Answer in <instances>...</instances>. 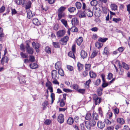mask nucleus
Returning a JSON list of instances; mask_svg holds the SVG:
<instances>
[{
    "label": "nucleus",
    "instance_id": "1",
    "mask_svg": "<svg viewBox=\"0 0 130 130\" xmlns=\"http://www.w3.org/2000/svg\"><path fill=\"white\" fill-rule=\"evenodd\" d=\"M30 42L29 40H27L26 41V51L29 54L32 55L34 53V50L32 47H31L28 44Z\"/></svg>",
    "mask_w": 130,
    "mask_h": 130
},
{
    "label": "nucleus",
    "instance_id": "2",
    "mask_svg": "<svg viewBox=\"0 0 130 130\" xmlns=\"http://www.w3.org/2000/svg\"><path fill=\"white\" fill-rule=\"evenodd\" d=\"M93 98L94 102L95 105L99 104L101 102V99L98 97L96 94L93 95Z\"/></svg>",
    "mask_w": 130,
    "mask_h": 130
},
{
    "label": "nucleus",
    "instance_id": "3",
    "mask_svg": "<svg viewBox=\"0 0 130 130\" xmlns=\"http://www.w3.org/2000/svg\"><path fill=\"white\" fill-rule=\"evenodd\" d=\"M85 12L86 15L88 17H91L93 16V12L89 7H87L85 9Z\"/></svg>",
    "mask_w": 130,
    "mask_h": 130
},
{
    "label": "nucleus",
    "instance_id": "4",
    "mask_svg": "<svg viewBox=\"0 0 130 130\" xmlns=\"http://www.w3.org/2000/svg\"><path fill=\"white\" fill-rule=\"evenodd\" d=\"M51 74L53 79L55 80H57L58 78V77L57 75V71L55 70H53Z\"/></svg>",
    "mask_w": 130,
    "mask_h": 130
},
{
    "label": "nucleus",
    "instance_id": "5",
    "mask_svg": "<svg viewBox=\"0 0 130 130\" xmlns=\"http://www.w3.org/2000/svg\"><path fill=\"white\" fill-rule=\"evenodd\" d=\"M64 116L62 114H60L58 116V121L60 124L63 123L64 121Z\"/></svg>",
    "mask_w": 130,
    "mask_h": 130
},
{
    "label": "nucleus",
    "instance_id": "6",
    "mask_svg": "<svg viewBox=\"0 0 130 130\" xmlns=\"http://www.w3.org/2000/svg\"><path fill=\"white\" fill-rule=\"evenodd\" d=\"M65 33V31L63 30H59L57 32V36L59 37H60L63 36Z\"/></svg>",
    "mask_w": 130,
    "mask_h": 130
},
{
    "label": "nucleus",
    "instance_id": "7",
    "mask_svg": "<svg viewBox=\"0 0 130 130\" xmlns=\"http://www.w3.org/2000/svg\"><path fill=\"white\" fill-rule=\"evenodd\" d=\"M97 125L98 128H103L105 126L104 123L101 121H98L97 123Z\"/></svg>",
    "mask_w": 130,
    "mask_h": 130
},
{
    "label": "nucleus",
    "instance_id": "8",
    "mask_svg": "<svg viewBox=\"0 0 130 130\" xmlns=\"http://www.w3.org/2000/svg\"><path fill=\"white\" fill-rule=\"evenodd\" d=\"M69 39V37L67 36H66L64 37L63 38H61V40L60 41L61 42V43L62 44H64L63 43H65V44H66L67 41H68Z\"/></svg>",
    "mask_w": 130,
    "mask_h": 130
},
{
    "label": "nucleus",
    "instance_id": "9",
    "mask_svg": "<svg viewBox=\"0 0 130 130\" xmlns=\"http://www.w3.org/2000/svg\"><path fill=\"white\" fill-rule=\"evenodd\" d=\"M80 55L84 59L87 58V54L86 52L84 50H82L81 52Z\"/></svg>",
    "mask_w": 130,
    "mask_h": 130
},
{
    "label": "nucleus",
    "instance_id": "10",
    "mask_svg": "<svg viewBox=\"0 0 130 130\" xmlns=\"http://www.w3.org/2000/svg\"><path fill=\"white\" fill-rule=\"evenodd\" d=\"M72 24L73 26L77 25L78 23V20L76 18H72L71 20Z\"/></svg>",
    "mask_w": 130,
    "mask_h": 130
},
{
    "label": "nucleus",
    "instance_id": "11",
    "mask_svg": "<svg viewBox=\"0 0 130 130\" xmlns=\"http://www.w3.org/2000/svg\"><path fill=\"white\" fill-rule=\"evenodd\" d=\"M32 44V47L35 49L39 48L40 47V45L39 43H36L35 42H33Z\"/></svg>",
    "mask_w": 130,
    "mask_h": 130
},
{
    "label": "nucleus",
    "instance_id": "12",
    "mask_svg": "<svg viewBox=\"0 0 130 130\" xmlns=\"http://www.w3.org/2000/svg\"><path fill=\"white\" fill-rule=\"evenodd\" d=\"M27 17L29 19H30L34 16L32 14L31 11L30 10H28L27 11Z\"/></svg>",
    "mask_w": 130,
    "mask_h": 130
},
{
    "label": "nucleus",
    "instance_id": "13",
    "mask_svg": "<svg viewBox=\"0 0 130 130\" xmlns=\"http://www.w3.org/2000/svg\"><path fill=\"white\" fill-rule=\"evenodd\" d=\"M74 122V119L72 117H69L67 121V123L70 125H72Z\"/></svg>",
    "mask_w": 130,
    "mask_h": 130
},
{
    "label": "nucleus",
    "instance_id": "14",
    "mask_svg": "<svg viewBox=\"0 0 130 130\" xmlns=\"http://www.w3.org/2000/svg\"><path fill=\"white\" fill-rule=\"evenodd\" d=\"M77 67L78 71L80 72L83 69L84 65L80 63L79 62H78L77 64Z\"/></svg>",
    "mask_w": 130,
    "mask_h": 130
},
{
    "label": "nucleus",
    "instance_id": "15",
    "mask_svg": "<svg viewBox=\"0 0 130 130\" xmlns=\"http://www.w3.org/2000/svg\"><path fill=\"white\" fill-rule=\"evenodd\" d=\"M8 60V59L7 57H6L5 56L3 57L1 60L2 64H3L4 62L7 63Z\"/></svg>",
    "mask_w": 130,
    "mask_h": 130
},
{
    "label": "nucleus",
    "instance_id": "16",
    "mask_svg": "<svg viewBox=\"0 0 130 130\" xmlns=\"http://www.w3.org/2000/svg\"><path fill=\"white\" fill-rule=\"evenodd\" d=\"M58 20H60L63 17H65V13L64 12H58Z\"/></svg>",
    "mask_w": 130,
    "mask_h": 130
},
{
    "label": "nucleus",
    "instance_id": "17",
    "mask_svg": "<svg viewBox=\"0 0 130 130\" xmlns=\"http://www.w3.org/2000/svg\"><path fill=\"white\" fill-rule=\"evenodd\" d=\"M32 22L33 24L36 25L38 26L40 25V23L37 18H34L32 20Z\"/></svg>",
    "mask_w": 130,
    "mask_h": 130
},
{
    "label": "nucleus",
    "instance_id": "18",
    "mask_svg": "<svg viewBox=\"0 0 130 130\" xmlns=\"http://www.w3.org/2000/svg\"><path fill=\"white\" fill-rule=\"evenodd\" d=\"M90 77L92 78H95L96 76L95 73L93 72L92 71H91L89 72Z\"/></svg>",
    "mask_w": 130,
    "mask_h": 130
},
{
    "label": "nucleus",
    "instance_id": "19",
    "mask_svg": "<svg viewBox=\"0 0 130 130\" xmlns=\"http://www.w3.org/2000/svg\"><path fill=\"white\" fill-rule=\"evenodd\" d=\"M117 122L120 124H123L124 123V121L122 118H118L117 120Z\"/></svg>",
    "mask_w": 130,
    "mask_h": 130
},
{
    "label": "nucleus",
    "instance_id": "20",
    "mask_svg": "<svg viewBox=\"0 0 130 130\" xmlns=\"http://www.w3.org/2000/svg\"><path fill=\"white\" fill-rule=\"evenodd\" d=\"M86 14L85 10L84 11L80 12L78 14V16L80 18H85L86 17Z\"/></svg>",
    "mask_w": 130,
    "mask_h": 130
},
{
    "label": "nucleus",
    "instance_id": "21",
    "mask_svg": "<svg viewBox=\"0 0 130 130\" xmlns=\"http://www.w3.org/2000/svg\"><path fill=\"white\" fill-rule=\"evenodd\" d=\"M103 90V89L100 88H99L97 89V92L99 96H100L102 94Z\"/></svg>",
    "mask_w": 130,
    "mask_h": 130
},
{
    "label": "nucleus",
    "instance_id": "22",
    "mask_svg": "<svg viewBox=\"0 0 130 130\" xmlns=\"http://www.w3.org/2000/svg\"><path fill=\"white\" fill-rule=\"evenodd\" d=\"M29 66L31 68L34 69L37 68L38 66L37 63H34L32 64H29Z\"/></svg>",
    "mask_w": 130,
    "mask_h": 130
},
{
    "label": "nucleus",
    "instance_id": "23",
    "mask_svg": "<svg viewBox=\"0 0 130 130\" xmlns=\"http://www.w3.org/2000/svg\"><path fill=\"white\" fill-rule=\"evenodd\" d=\"M83 41V39L82 37H79L77 40L76 42L77 45H80L82 42Z\"/></svg>",
    "mask_w": 130,
    "mask_h": 130
},
{
    "label": "nucleus",
    "instance_id": "24",
    "mask_svg": "<svg viewBox=\"0 0 130 130\" xmlns=\"http://www.w3.org/2000/svg\"><path fill=\"white\" fill-rule=\"evenodd\" d=\"M20 83L21 84L24 83H26L24 77H20V78H18Z\"/></svg>",
    "mask_w": 130,
    "mask_h": 130
},
{
    "label": "nucleus",
    "instance_id": "25",
    "mask_svg": "<svg viewBox=\"0 0 130 130\" xmlns=\"http://www.w3.org/2000/svg\"><path fill=\"white\" fill-rule=\"evenodd\" d=\"M98 51L96 50H95L92 53L90 57L91 58H92L95 57L97 55Z\"/></svg>",
    "mask_w": 130,
    "mask_h": 130
},
{
    "label": "nucleus",
    "instance_id": "26",
    "mask_svg": "<svg viewBox=\"0 0 130 130\" xmlns=\"http://www.w3.org/2000/svg\"><path fill=\"white\" fill-rule=\"evenodd\" d=\"M66 8L63 6H61L59 8L58 10V12H63L65 10Z\"/></svg>",
    "mask_w": 130,
    "mask_h": 130
},
{
    "label": "nucleus",
    "instance_id": "27",
    "mask_svg": "<svg viewBox=\"0 0 130 130\" xmlns=\"http://www.w3.org/2000/svg\"><path fill=\"white\" fill-rule=\"evenodd\" d=\"M71 31L75 32H77L78 31V30L77 28L76 27L74 26H73L70 29Z\"/></svg>",
    "mask_w": 130,
    "mask_h": 130
},
{
    "label": "nucleus",
    "instance_id": "28",
    "mask_svg": "<svg viewBox=\"0 0 130 130\" xmlns=\"http://www.w3.org/2000/svg\"><path fill=\"white\" fill-rule=\"evenodd\" d=\"M26 4V9H29L31 7V2L30 1H27Z\"/></svg>",
    "mask_w": 130,
    "mask_h": 130
},
{
    "label": "nucleus",
    "instance_id": "29",
    "mask_svg": "<svg viewBox=\"0 0 130 130\" xmlns=\"http://www.w3.org/2000/svg\"><path fill=\"white\" fill-rule=\"evenodd\" d=\"M108 40L107 38H103L100 37L98 39V41L102 42H106Z\"/></svg>",
    "mask_w": 130,
    "mask_h": 130
},
{
    "label": "nucleus",
    "instance_id": "30",
    "mask_svg": "<svg viewBox=\"0 0 130 130\" xmlns=\"http://www.w3.org/2000/svg\"><path fill=\"white\" fill-rule=\"evenodd\" d=\"M88 122L92 127L94 126L96 124V122L93 119L90 120Z\"/></svg>",
    "mask_w": 130,
    "mask_h": 130
},
{
    "label": "nucleus",
    "instance_id": "31",
    "mask_svg": "<svg viewBox=\"0 0 130 130\" xmlns=\"http://www.w3.org/2000/svg\"><path fill=\"white\" fill-rule=\"evenodd\" d=\"M75 5L77 9H80L82 7L81 3L78 2H76L75 4Z\"/></svg>",
    "mask_w": 130,
    "mask_h": 130
},
{
    "label": "nucleus",
    "instance_id": "32",
    "mask_svg": "<svg viewBox=\"0 0 130 130\" xmlns=\"http://www.w3.org/2000/svg\"><path fill=\"white\" fill-rule=\"evenodd\" d=\"M58 72L59 74L62 76H63L64 75L63 71L61 69L59 68V69Z\"/></svg>",
    "mask_w": 130,
    "mask_h": 130
},
{
    "label": "nucleus",
    "instance_id": "33",
    "mask_svg": "<svg viewBox=\"0 0 130 130\" xmlns=\"http://www.w3.org/2000/svg\"><path fill=\"white\" fill-rule=\"evenodd\" d=\"M110 7L112 10L115 11L117 10V6L116 4H112Z\"/></svg>",
    "mask_w": 130,
    "mask_h": 130
},
{
    "label": "nucleus",
    "instance_id": "34",
    "mask_svg": "<svg viewBox=\"0 0 130 130\" xmlns=\"http://www.w3.org/2000/svg\"><path fill=\"white\" fill-rule=\"evenodd\" d=\"M103 45V44L101 43H100L99 42H97L95 44V45L96 47L98 48H100L102 47Z\"/></svg>",
    "mask_w": 130,
    "mask_h": 130
},
{
    "label": "nucleus",
    "instance_id": "35",
    "mask_svg": "<svg viewBox=\"0 0 130 130\" xmlns=\"http://www.w3.org/2000/svg\"><path fill=\"white\" fill-rule=\"evenodd\" d=\"M76 10L75 7H70L68 8V10L70 12H73Z\"/></svg>",
    "mask_w": 130,
    "mask_h": 130
},
{
    "label": "nucleus",
    "instance_id": "36",
    "mask_svg": "<svg viewBox=\"0 0 130 130\" xmlns=\"http://www.w3.org/2000/svg\"><path fill=\"white\" fill-rule=\"evenodd\" d=\"M61 21L66 27H68L67 21L64 19H62L61 20Z\"/></svg>",
    "mask_w": 130,
    "mask_h": 130
},
{
    "label": "nucleus",
    "instance_id": "37",
    "mask_svg": "<svg viewBox=\"0 0 130 130\" xmlns=\"http://www.w3.org/2000/svg\"><path fill=\"white\" fill-rule=\"evenodd\" d=\"M93 120H98L99 118L98 114L93 112Z\"/></svg>",
    "mask_w": 130,
    "mask_h": 130
},
{
    "label": "nucleus",
    "instance_id": "38",
    "mask_svg": "<svg viewBox=\"0 0 130 130\" xmlns=\"http://www.w3.org/2000/svg\"><path fill=\"white\" fill-rule=\"evenodd\" d=\"M72 87L73 89L76 90L77 91L78 89L79 88L78 85L77 84H73L72 86ZM70 87H71L72 86H71Z\"/></svg>",
    "mask_w": 130,
    "mask_h": 130
},
{
    "label": "nucleus",
    "instance_id": "39",
    "mask_svg": "<svg viewBox=\"0 0 130 130\" xmlns=\"http://www.w3.org/2000/svg\"><path fill=\"white\" fill-rule=\"evenodd\" d=\"M91 115L90 113H87L85 117L86 119L88 120H90L91 117Z\"/></svg>",
    "mask_w": 130,
    "mask_h": 130
},
{
    "label": "nucleus",
    "instance_id": "40",
    "mask_svg": "<svg viewBox=\"0 0 130 130\" xmlns=\"http://www.w3.org/2000/svg\"><path fill=\"white\" fill-rule=\"evenodd\" d=\"M85 67L86 70L89 71L90 69L91 64H86L85 65Z\"/></svg>",
    "mask_w": 130,
    "mask_h": 130
},
{
    "label": "nucleus",
    "instance_id": "41",
    "mask_svg": "<svg viewBox=\"0 0 130 130\" xmlns=\"http://www.w3.org/2000/svg\"><path fill=\"white\" fill-rule=\"evenodd\" d=\"M45 50V52L47 53L48 54H51V49L49 46H47L46 47Z\"/></svg>",
    "mask_w": 130,
    "mask_h": 130
},
{
    "label": "nucleus",
    "instance_id": "42",
    "mask_svg": "<svg viewBox=\"0 0 130 130\" xmlns=\"http://www.w3.org/2000/svg\"><path fill=\"white\" fill-rule=\"evenodd\" d=\"M109 53V52L108 48L107 47H105L104 48V52L103 53V54L107 55Z\"/></svg>",
    "mask_w": 130,
    "mask_h": 130
},
{
    "label": "nucleus",
    "instance_id": "43",
    "mask_svg": "<svg viewBox=\"0 0 130 130\" xmlns=\"http://www.w3.org/2000/svg\"><path fill=\"white\" fill-rule=\"evenodd\" d=\"M91 82V80L90 79H89L86 82L85 84V87L86 88H88L89 87V84Z\"/></svg>",
    "mask_w": 130,
    "mask_h": 130
},
{
    "label": "nucleus",
    "instance_id": "44",
    "mask_svg": "<svg viewBox=\"0 0 130 130\" xmlns=\"http://www.w3.org/2000/svg\"><path fill=\"white\" fill-rule=\"evenodd\" d=\"M97 1L95 0H93L90 2V4L91 5L93 6H96L97 5Z\"/></svg>",
    "mask_w": 130,
    "mask_h": 130
},
{
    "label": "nucleus",
    "instance_id": "45",
    "mask_svg": "<svg viewBox=\"0 0 130 130\" xmlns=\"http://www.w3.org/2000/svg\"><path fill=\"white\" fill-rule=\"evenodd\" d=\"M74 52H70L69 53L68 55L70 57L74 59L75 57L74 54Z\"/></svg>",
    "mask_w": 130,
    "mask_h": 130
},
{
    "label": "nucleus",
    "instance_id": "46",
    "mask_svg": "<svg viewBox=\"0 0 130 130\" xmlns=\"http://www.w3.org/2000/svg\"><path fill=\"white\" fill-rule=\"evenodd\" d=\"M122 67L123 68L126 70H128L129 69L128 66L124 62L122 63Z\"/></svg>",
    "mask_w": 130,
    "mask_h": 130
},
{
    "label": "nucleus",
    "instance_id": "47",
    "mask_svg": "<svg viewBox=\"0 0 130 130\" xmlns=\"http://www.w3.org/2000/svg\"><path fill=\"white\" fill-rule=\"evenodd\" d=\"M85 122V126L87 128L89 129H90L91 128V126L89 123L87 121H86Z\"/></svg>",
    "mask_w": 130,
    "mask_h": 130
},
{
    "label": "nucleus",
    "instance_id": "48",
    "mask_svg": "<svg viewBox=\"0 0 130 130\" xmlns=\"http://www.w3.org/2000/svg\"><path fill=\"white\" fill-rule=\"evenodd\" d=\"M53 44L54 47L56 48L60 47L59 43L58 42H53Z\"/></svg>",
    "mask_w": 130,
    "mask_h": 130
},
{
    "label": "nucleus",
    "instance_id": "49",
    "mask_svg": "<svg viewBox=\"0 0 130 130\" xmlns=\"http://www.w3.org/2000/svg\"><path fill=\"white\" fill-rule=\"evenodd\" d=\"M77 91L80 93L84 94L85 93V89H78Z\"/></svg>",
    "mask_w": 130,
    "mask_h": 130
},
{
    "label": "nucleus",
    "instance_id": "50",
    "mask_svg": "<svg viewBox=\"0 0 130 130\" xmlns=\"http://www.w3.org/2000/svg\"><path fill=\"white\" fill-rule=\"evenodd\" d=\"M104 122L107 125H110L111 124V122L107 119H105Z\"/></svg>",
    "mask_w": 130,
    "mask_h": 130
},
{
    "label": "nucleus",
    "instance_id": "51",
    "mask_svg": "<svg viewBox=\"0 0 130 130\" xmlns=\"http://www.w3.org/2000/svg\"><path fill=\"white\" fill-rule=\"evenodd\" d=\"M65 101L63 99H61L60 102V106L61 107H63L64 106L65 104Z\"/></svg>",
    "mask_w": 130,
    "mask_h": 130
},
{
    "label": "nucleus",
    "instance_id": "52",
    "mask_svg": "<svg viewBox=\"0 0 130 130\" xmlns=\"http://www.w3.org/2000/svg\"><path fill=\"white\" fill-rule=\"evenodd\" d=\"M61 63L59 62H58L55 63V68L56 69H57V67L58 68H60L61 67Z\"/></svg>",
    "mask_w": 130,
    "mask_h": 130
},
{
    "label": "nucleus",
    "instance_id": "53",
    "mask_svg": "<svg viewBox=\"0 0 130 130\" xmlns=\"http://www.w3.org/2000/svg\"><path fill=\"white\" fill-rule=\"evenodd\" d=\"M113 76V75L111 73H108L107 76V79L110 80L111 78H112Z\"/></svg>",
    "mask_w": 130,
    "mask_h": 130
},
{
    "label": "nucleus",
    "instance_id": "54",
    "mask_svg": "<svg viewBox=\"0 0 130 130\" xmlns=\"http://www.w3.org/2000/svg\"><path fill=\"white\" fill-rule=\"evenodd\" d=\"M101 80L100 79H98L94 83V85L96 86H98L99 85L101 82Z\"/></svg>",
    "mask_w": 130,
    "mask_h": 130
},
{
    "label": "nucleus",
    "instance_id": "55",
    "mask_svg": "<svg viewBox=\"0 0 130 130\" xmlns=\"http://www.w3.org/2000/svg\"><path fill=\"white\" fill-rule=\"evenodd\" d=\"M51 120L49 119H46L44 123L46 125H49L51 123Z\"/></svg>",
    "mask_w": 130,
    "mask_h": 130
},
{
    "label": "nucleus",
    "instance_id": "56",
    "mask_svg": "<svg viewBox=\"0 0 130 130\" xmlns=\"http://www.w3.org/2000/svg\"><path fill=\"white\" fill-rule=\"evenodd\" d=\"M113 21L116 23H118V22L121 20V19L120 18H113L112 19Z\"/></svg>",
    "mask_w": 130,
    "mask_h": 130
},
{
    "label": "nucleus",
    "instance_id": "57",
    "mask_svg": "<svg viewBox=\"0 0 130 130\" xmlns=\"http://www.w3.org/2000/svg\"><path fill=\"white\" fill-rule=\"evenodd\" d=\"M29 59L30 61L33 62L35 60V57L33 56L30 55L29 56Z\"/></svg>",
    "mask_w": 130,
    "mask_h": 130
},
{
    "label": "nucleus",
    "instance_id": "58",
    "mask_svg": "<svg viewBox=\"0 0 130 130\" xmlns=\"http://www.w3.org/2000/svg\"><path fill=\"white\" fill-rule=\"evenodd\" d=\"M88 70H86L83 73V75L84 77H85L87 76L88 74Z\"/></svg>",
    "mask_w": 130,
    "mask_h": 130
},
{
    "label": "nucleus",
    "instance_id": "59",
    "mask_svg": "<svg viewBox=\"0 0 130 130\" xmlns=\"http://www.w3.org/2000/svg\"><path fill=\"white\" fill-rule=\"evenodd\" d=\"M20 55L21 57L23 58H26L28 56L26 55L25 53H23V52H21L20 53Z\"/></svg>",
    "mask_w": 130,
    "mask_h": 130
},
{
    "label": "nucleus",
    "instance_id": "60",
    "mask_svg": "<svg viewBox=\"0 0 130 130\" xmlns=\"http://www.w3.org/2000/svg\"><path fill=\"white\" fill-rule=\"evenodd\" d=\"M102 8L103 12L105 14L107 13V10L106 8L104 7H102Z\"/></svg>",
    "mask_w": 130,
    "mask_h": 130
},
{
    "label": "nucleus",
    "instance_id": "61",
    "mask_svg": "<svg viewBox=\"0 0 130 130\" xmlns=\"http://www.w3.org/2000/svg\"><path fill=\"white\" fill-rule=\"evenodd\" d=\"M99 114L101 115V116L102 117L103 116V112L102 109L101 108H99L98 109Z\"/></svg>",
    "mask_w": 130,
    "mask_h": 130
},
{
    "label": "nucleus",
    "instance_id": "62",
    "mask_svg": "<svg viewBox=\"0 0 130 130\" xmlns=\"http://www.w3.org/2000/svg\"><path fill=\"white\" fill-rule=\"evenodd\" d=\"M67 69L70 71H72L73 69V67L67 65Z\"/></svg>",
    "mask_w": 130,
    "mask_h": 130
},
{
    "label": "nucleus",
    "instance_id": "63",
    "mask_svg": "<svg viewBox=\"0 0 130 130\" xmlns=\"http://www.w3.org/2000/svg\"><path fill=\"white\" fill-rule=\"evenodd\" d=\"M113 111L115 115L118 114L119 112V109L118 108L114 109Z\"/></svg>",
    "mask_w": 130,
    "mask_h": 130
},
{
    "label": "nucleus",
    "instance_id": "64",
    "mask_svg": "<svg viewBox=\"0 0 130 130\" xmlns=\"http://www.w3.org/2000/svg\"><path fill=\"white\" fill-rule=\"evenodd\" d=\"M108 85V84L106 83H105V82H103V83L102 84V87L103 88H105Z\"/></svg>",
    "mask_w": 130,
    "mask_h": 130
}]
</instances>
